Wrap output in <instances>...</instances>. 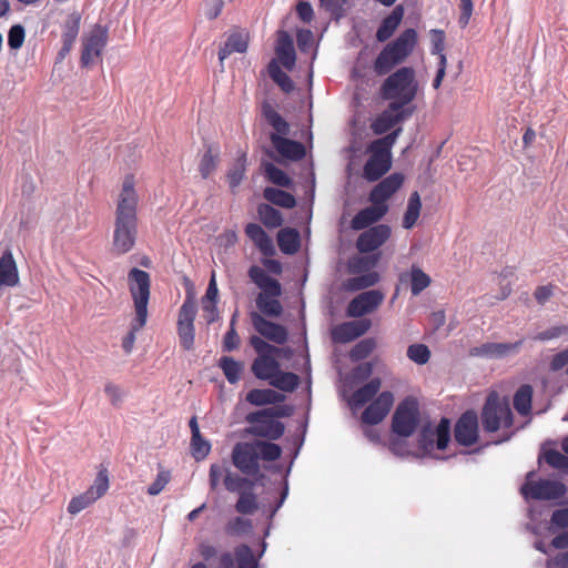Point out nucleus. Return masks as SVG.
Listing matches in <instances>:
<instances>
[{
  "mask_svg": "<svg viewBox=\"0 0 568 568\" xmlns=\"http://www.w3.org/2000/svg\"><path fill=\"white\" fill-rule=\"evenodd\" d=\"M418 82L415 70L410 67H403L388 75L381 87V95L389 100L392 104H399L406 109L417 95Z\"/></svg>",
  "mask_w": 568,
  "mask_h": 568,
  "instance_id": "f257e3e1",
  "label": "nucleus"
},
{
  "mask_svg": "<svg viewBox=\"0 0 568 568\" xmlns=\"http://www.w3.org/2000/svg\"><path fill=\"white\" fill-rule=\"evenodd\" d=\"M252 282L261 290L256 296V306L262 316L280 317L283 306L278 297L282 295L281 283L271 277L262 267L253 265L248 270Z\"/></svg>",
  "mask_w": 568,
  "mask_h": 568,
  "instance_id": "f03ea898",
  "label": "nucleus"
},
{
  "mask_svg": "<svg viewBox=\"0 0 568 568\" xmlns=\"http://www.w3.org/2000/svg\"><path fill=\"white\" fill-rule=\"evenodd\" d=\"M403 129L399 126L389 134L374 140L367 146L369 158L363 168V178L368 182H375L386 174L392 168V148Z\"/></svg>",
  "mask_w": 568,
  "mask_h": 568,
  "instance_id": "7ed1b4c3",
  "label": "nucleus"
},
{
  "mask_svg": "<svg viewBox=\"0 0 568 568\" xmlns=\"http://www.w3.org/2000/svg\"><path fill=\"white\" fill-rule=\"evenodd\" d=\"M417 43V32L406 29L396 40L389 42L377 55L374 62V71L378 75H385L393 68L400 64L413 52Z\"/></svg>",
  "mask_w": 568,
  "mask_h": 568,
  "instance_id": "20e7f679",
  "label": "nucleus"
},
{
  "mask_svg": "<svg viewBox=\"0 0 568 568\" xmlns=\"http://www.w3.org/2000/svg\"><path fill=\"white\" fill-rule=\"evenodd\" d=\"M514 423L513 412L506 400L497 393H490L481 409V424L486 432L495 433L500 428H510Z\"/></svg>",
  "mask_w": 568,
  "mask_h": 568,
  "instance_id": "39448f33",
  "label": "nucleus"
},
{
  "mask_svg": "<svg viewBox=\"0 0 568 568\" xmlns=\"http://www.w3.org/2000/svg\"><path fill=\"white\" fill-rule=\"evenodd\" d=\"M420 424L419 405L415 397L407 396L395 409L392 418V430L399 437L412 436Z\"/></svg>",
  "mask_w": 568,
  "mask_h": 568,
  "instance_id": "423d86ee",
  "label": "nucleus"
},
{
  "mask_svg": "<svg viewBox=\"0 0 568 568\" xmlns=\"http://www.w3.org/2000/svg\"><path fill=\"white\" fill-rule=\"evenodd\" d=\"M128 283L135 307V318L128 335L123 338L122 348L126 354L133 349L136 333L142 327V270L133 267L128 275Z\"/></svg>",
  "mask_w": 568,
  "mask_h": 568,
  "instance_id": "0eeeda50",
  "label": "nucleus"
},
{
  "mask_svg": "<svg viewBox=\"0 0 568 568\" xmlns=\"http://www.w3.org/2000/svg\"><path fill=\"white\" fill-rule=\"evenodd\" d=\"M234 466L244 475L256 477V480H266L260 471V459L253 443H237L232 452Z\"/></svg>",
  "mask_w": 568,
  "mask_h": 568,
  "instance_id": "6e6552de",
  "label": "nucleus"
},
{
  "mask_svg": "<svg viewBox=\"0 0 568 568\" xmlns=\"http://www.w3.org/2000/svg\"><path fill=\"white\" fill-rule=\"evenodd\" d=\"M138 203L139 195L134 189L132 175H126L122 183V190L119 195L115 221L125 223H138Z\"/></svg>",
  "mask_w": 568,
  "mask_h": 568,
  "instance_id": "1a4fd4ad",
  "label": "nucleus"
},
{
  "mask_svg": "<svg viewBox=\"0 0 568 568\" xmlns=\"http://www.w3.org/2000/svg\"><path fill=\"white\" fill-rule=\"evenodd\" d=\"M245 419L250 424L247 433L251 435L277 439L284 434L283 423L271 417L266 409L250 413Z\"/></svg>",
  "mask_w": 568,
  "mask_h": 568,
  "instance_id": "9d476101",
  "label": "nucleus"
},
{
  "mask_svg": "<svg viewBox=\"0 0 568 568\" xmlns=\"http://www.w3.org/2000/svg\"><path fill=\"white\" fill-rule=\"evenodd\" d=\"M436 438V447L439 450H443L447 447L449 438H450V422L447 418H442L437 427L434 429L430 423H426L422 426L419 433V447L424 452H430L435 446Z\"/></svg>",
  "mask_w": 568,
  "mask_h": 568,
  "instance_id": "9b49d317",
  "label": "nucleus"
},
{
  "mask_svg": "<svg viewBox=\"0 0 568 568\" xmlns=\"http://www.w3.org/2000/svg\"><path fill=\"white\" fill-rule=\"evenodd\" d=\"M196 315V304L191 294H189L179 312L178 331L181 345L185 349H191L194 343V318Z\"/></svg>",
  "mask_w": 568,
  "mask_h": 568,
  "instance_id": "f8f14e48",
  "label": "nucleus"
},
{
  "mask_svg": "<svg viewBox=\"0 0 568 568\" xmlns=\"http://www.w3.org/2000/svg\"><path fill=\"white\" fill-rule=\"evenodd\" d=\"M384 298L385 295L378 290L365 291L348 303L346 313L349 317H363L376 311Z\"/></svg>",
  "mask_w": 568,
  "mask_h": 568,
  "instance_id": "ddd939ff",
  "label": "nucleus"
},
{
  "mask_svg": "<svg viewBox=\"0 0 568 568\" xmlns=\"http://www.w3.org/2000/svg\"><path fill=\"white\" fill-rule=\"evenodd\" d=\"M414 113V106L406 109L399 108V104L389 103L388 108L384 110L371 124L375 134H384L394 128L396 124L410 118Z\"/></svg>",
  "mask_w": 568,
  "mask_h": 568,
  "instance_id": "4468645a",
  "label": "nucleus"
},
{
  "mask_svg": "<svg viewBox=\"0 0 568 568\" xmlns=\"http://www.w3.org/2000/svg\"><path fill=\"white\" fill-rule=\"evenodd\" d=\"M566 491V486L557 479L527 481L520 488L523 497H564Z\"/></svg>",
  "mask_w": 568,
  "mask_h": 568,
  "instance_id": "2eb2a0df",
  "label": "nucleus"
},
{
  "mask_svg": "<svg viewBox=\"0 0 568 568\" xmlns=\"http://www.w3.org/2000/svg\"><path fill=\"white\" fill-rule=\"evenodd\" d=\"M138 237V223H125L115 221L112 252L116 255H123L131 251Z\"/></svg>",
  "mask_w": 568,
  "mask_h": 568,
  "instance_id": "dca6fc26",
  "label": "nucleus"
},
{
  "mask_svg": "<svg viewBox=\"0 0 568 568\" xmlns=\"http://www.w3.org/2000/svg\"><path fill=\"white\" fill-rule=\"evenodd\" d=\"M455 439L459 445L471 446L478 439V416L474 410L465 412L455 425Z\"/></svg>",
  "mask_w": 568,
  "mask_h": 568,
  "instance_id": "f3484780",
  "label": "nucleus"
},
{
  "mask_svg": "<svg viewBox=\"0 0 568 568\" xmlns=\"http://www.w3.org/2000/svg\"><path fill=\"white\" fill-rule=\"evenodd\" d=\"M251 321L254 329L261 335V337L278 345L287 342L288 332L283 325L266 320L257 312L251 313Z\"/></svg>",
  "mask_w": 568,
  "mask_h": 568,
  "instance_id": "a211bd4d",
  "label": "nucleus"
},
{
  "mask_svg": "<svg viewBox=\"0 0 568 568\" xmlns=\"http://www.w3.org/2000/svg\"><path fill=\"white\" fill-rule=\"evenodd\" d=\"M108 40V30L102 26H95L84 39L81 62L89 65L100 57Z\"/></svg>",
  "mask_w": 568,
  "mask_h": 568,
  "instance_id": "6ab92c4d",
  "label": "nucleus"
},
{
  "mask_svg": "<svg viewBox=\"0 0 568 568\" xmlns=\"http://www.w3.org/2000/svg\"><path fill=\"white\" fill-rule=\"evenodd\" d=\"M394 404L392 392H382L363 412L362 422L367 425L381 423L389 413Z\"/></svg>",
  "mask_w": 568,
  "mask_h": 568,
  "instance_id": "aec40b11",
  "label": "nucleus"
},
{
  "mask_svg": "<svg viewBox=\"0 0 568 568\" xmlns=\"http://www.w3.org/2000/svg\"><path fill=\"white\" fill-rule=\"evenodd\" d=\"M390 236V227L386 224H378L363 232L356 242L357 250L362 253H369L381 247Z\"/></svg>",
  "mask_w": 568,
  "mask_h": 568,
  "instance_id": "412c9836",
  "label": "nucleus"
},
{
  "mask_svg": "<svg viewBox=\"0 0 568 568\" xmlns=\"http://www.w3.org/2000/svg\"><path fill=\"white\" fill-rule=\"evenodd\" d=\"M372 326L368 318L342 323L332 329V339L335 343H349L364 335Z\"/></svg>",
  "mask_w": 568,
  "mask_h": 568,
  "instance_id": "4be33fe9",
  "label": "nucleus"
},
{
  "mask_svg": "<svg viewBox=\"0 0 568 568\" xmlns=\"http://www.w3.org/2000/svg\"><path fill=\"white\" fill-rule=\"evenodd\" d=\"M404 176L400 173H393L376 184L369 193L372 203L387 205V200L402 186Z\"/></svg>",
  "mask_w": 568,
  "mask_h": 568,
  "instance_id": "5701e85b",
  "label": "nucleus"
},
{
  "mask_svg": "<svg viewBox=\"0 0 568 568\" xmlns=\"http://www.w3.org/2000/svg\"><path fill=\"white\" fill-rule=\"evenodd\" d=\"M265 480H256V477L252 479L243 477L235 473H227L225 477V488L231 494H236L239 497H255V487L257 485L263 486Z\"/></svg>",
  "mask_w": 568,
  "mask_h": 568,
  "instance_id": "b1692460",
  "label": "nucleus"
},
{
  "mask_svg": "<svg viewBox=\"0 0 568 568\" xmlns=\"http://www.w3.org/2000/svg\"><path fill=\"white\" fill-rule=\"evenodd\" d=\"M388 212V205L372 203L371 206L361 210L352 220V229L359 231L382 220Z\"/></svg>",
  "mask_w": 568,
  "mask_h": 568,
  "instance_id": "393cba45",
  "label": "nucleus"
},
{
  "mask_svg": "<svg viewBox=\"0 0 568 568\" xmlns=\"http://www.w3.org/2000/svg\"><path fill=\"white\" fill-rule=\"evenodd\" d=\"M270 139L281 156L292 161H298L305 156V146L302 143L278 134H271Z\"/></svg>",
  "mask_w": 568,
  "mask_h": 568,
  "instance_id": "a878e982",
  "label": "nucleus"
},
{
  "mask_svg": "<svg viewBox=\"0 0 568 568\" xmlns=\"http://www.w3.org/2000/svg\"><path fill=\"white\" fill-rule=\"evenodd\" d=\"M521 344L523 341L516 343H485L474 348V354L487 358H504L516 354Z\"/></svg>",
  "mask_w": 568,
  "mask_h": 568,
  "instance_id": "bb28decb",
  "label": "nucleus"
},
{
  "mask_svg": "<svg viewBox=\"0 0 568 568\" xmlns=\"http://www.w3.org/2000/svg\"><path fill=\"white\" fill-rule=\"evenodd\" d=\"M276 57L281 64L292 70L295 65L296 54L292 37L286 31H280L275 48Z\"/></svg>",
  "mask_w": 568,
  "mask_h": 568,
  "instance_id": "cd10ccee",
  "label": "nucleus"
},
{
  "mask_svg": "<svg viewBox=\"0 0 568 568\" xmlns=\"http://www.w3.org/2000/svg\"><path fill=\"white\" fill-rule=\"evenodd\" d=\"M400 283L409 282L414 296L419 295L430 284V277L417 265H413L409 272L402 273Z\"/></svg>",
  "mask_w": 568,
  "mask_h": 568,
  "instance_id": "c85d7f7f",
  "label": "nucleus"
},
{
  "mask_svg": "<svg viewBox=\"0 0 568 568\" xmlns=\"http://www.w3.org/2000/svg\"><path fill=\"white\" fill-rule=\"evenodd\" d=\"M404 17V9L402 6L394 8L392 13L387 16L381 23L376 31V39L379 42L387 41L396 31Z\"/></svg>",
  "mask_w": 568,
  "mask_h": 568,
  "instance_id": "c756f323",
  "label": "nucleus"
},
{
  "mask_svg": "<svg viewBox=\"0 0 568 568\" xmlns=\"http://www.w3.org/2000/svg\"><path fill=\"white\" fill-rule=\"evenodd\" d=\"M245 233L264 255L274 254V244L272 239L265 233V231L258 224H247L245 227Z\"/></svg>",
  "mask_w": 568,
  "mask_h": 568,
  "instance_id": "7c9ffc66",
  "label": "nucleus"
},
{
  "mask_svg": "<svg viewBox=\"0 0 568 568\" xmlns=\"http://www.w3.org/2000/svg\"><path fill=\"white\" fill-rule=\"evenodd\" d=\"M382 381L378 377L372 378L364 386L359 387L351 397L349 405L353 408H359L372 400L378 393Z\"/></svg>",
  "mask_w": 568,
  "mask_h": 568,
  "instance_id": "2f4dec72",
  "label": "nucleus"
},
{
  "mask_svg": "<svg viewBox=\"0 0 568 568\" xmlns=\"http://www.w3.org/2000/svg\"><path fill=\"white\" fill-rule=\"evenodd\" d=\"M248 37L245 33L234 32L231 33L224 43L223 48L219 51V60L223 67L224 60L234 52L243 53L247 50Z\"/></svg>",
  "mask_w": 568,
  "mask_h": 568,
  "instance_id": "473e14b6",
  "label": "nucleus"
},
{
  "mask_svg": "<svg viewBox=\"0 0 568 568\" xmlns=\"http://www.w3.org/2000/svg\"><path fill=\"white\" fill-rule=\"evenodd\" d=\"M189 426L192 433L191 437V450L192 455L195 459H203L207 456V454L211 450V445L207 440H205L200 432V427L197 424V419L195 416H193L190 422Z\"/></svg>",
  "mask_w": 568,
  "mask_h": 568,
  "instance_id": "72a5a7b5",
  "label": "nucleus"
},
{
  "mask_svg": "<svg viewBox=\"0 0 568 568\" xmlns=\"http://www.w3.org/2000/svg\"><path fill=\"white\" fill-rule=\"evenodd\" d=\"M281 368V364L277 357L267 358H255L252 363L251 369L254 376L261 381H270L277 371Z\"/></svg>",
  "mask_w": 568,
  "mask_h": 568,
  "instance_id": "f704fd0d",
  "label": "nucleus"
},
{
  "mask_svg": "<svg viewBox=\"0 0 568 568\" xmlns=\"http://www.w3.org/2000/svg\"><path fill=\"white\" fill-rule=\"evenodd\" d=\"M285 395L276 390L254 388L246 394V400L254 406L274 405L284 402Z\"/></svg>",
  "mask_w": 568,
  "mask_h": 568,
  "instance_id": "c9c22d12",
  "label": "nucleus"
},
{
  "mask_svg": "<svg viewBox=\"0 0 568 568\" xmlns=\"http://www.w3.org/2000/svg\"><path fill=\"white\" fill-rule=\"evenodd\" d=\"M262 113L267 123L274 129L272 134L286 136L290 133V124L282 118V115L268 103L262 106Z\"/></svg>",
  "mask_w": 568,
  "mask_h": 568,
  "instance_id": "e433bc0d",
  "label": "nucleus"
},
{
  "mask_svg": "<svg viewBox=\"0 0 568 568\" xmlns=\"http://www.w3.org/2000/svg\"><path fill=\"white\" fill-rule=\"evenodd\" d=\"M277 244L285 254H294L300 248V234L294 229H282L277 234Z\"/></svg>",
  "mask_w": 568,
  "mask_h": 568,
  "instance_id": "4c0bfd02",
  "label": "nucleus"
},
{
  "mask_svg": "<svg viewBox=\"0 0 568 568\" xmlns=\"http://www.w3.org/2000/svg\"><path fill=\"white\" fill-rule=\"evenodd\" d=\"M532 387L528 384L521 385L514 395V407L521 416H527L531 410Z\"/></svg>",
  "mask_w": 568,
  "mask_h": 568,
  "instance_id": "58836bf2",
  "label": "nucleus"
},
{
  "mask_svg": "<svg viewBox=\"0 0 568 568\" xmlns=\"http://www.w3.org/2000/svg\"><path fill=\"white\" fill-rule=\"evenodd\" d=\"M268 384L282 392L291 393L297 388L300 384V378L296 374L291 372H283L280 368L277 373L273 377H271Z\"/></svg>",
  "mask_w": 568,
  "mask_h": 568,
  "instance_id": "ea45409f",
  "label": "nucleus"
},
{
  "mask_svg": "<svg viewBox=\"0 0 568 568\" xmlns=\"http://www.w3.org/2000/svg\"><path fill=\"white\" fill-rule=\"evenodd\" d=\"M378 281L379 276L376 272H368L359 276L347 278L343 284V287L345 291L356 292L374 286Z\"/></svg>",
  "mask_w": 568,
  "mask_h": 568,
  "instance_id": "a19ab883",
  "label": "nucleus"
},
{
  "mask_svg": "<svg viewBox=\"0 0 568 568\" xmlns=\"http://www.w3.org/2000/svg\"><path fill=\"white\" fill-rule=\"evenodd\" d=\"M420 209H422L420 196H419L418 192L415 191L409 195V199H408L406 212H405L404 219H403V227L404 229L409 230L416 224V222L419 217V214H420Z\"/></svg>",
  "mask_w": 568,
  "mask_h": 568,
  "instance_id": "79ce46f5",
  "label": "nucleus"
},
{
  "mask_svg": "<svg viewBox=\"0 0 568 568\" xmlns=\"http://www.w3.org/2000/svg\"><path fill=\"white\" fill-rule=\"evenodd\" d=\"M263 195L268 202L285 209H292L296 205V200L291 193L276 187H266Z\"/></svg>",
  "mask_w": 568,
  "mask_h": 568,
  "instance_id": "37998d69",
  "label": "nucleus"
},
{
  "mask_svg": "<svg viewBox=\"0 0 568 568\" xmlns=\"http://www.w3.org/2000/svg\"><path fill=\"white\" fill-rule=\"evenodd\" d=\"M220 368L223 371L227 382L235 384L240 381L241 374L244 369V365L241 362L235 361L233 357L223 356L219 363Z\"/></svg>",
  "mask_w": 568,
  "mask_h": 568,
  "instance_id": "c03bdc74",
  "label": "nucleus"
},
{
  "mask_svg": "<svg viewBox=\"0 0 568 568\" xmlns=\"http://www.w3.org/2000/svg\"><path fill=\"white\" fill-rule=\"evenodd\" d=\"M250 344L257 354L256 358H267L273 356L280 357L284 352L283 348L268 344L266 341H264L261 336L257 335L251 336Z\"/></svg>",
  "mask_w": 568,
  "mask_h": 568,
  "instance_id": "a18cd8bd",
  "label": "nucleus"
},
{
  "mask_svg": "<svg viewBox=\"0 0 568 568\" xmlns=\"http://www.w3.org/2000/svg\"><path fill=\"white\" fill-rule=\"evenodd\" d=\"M257 213L260 220L266 227L275 229L281 226L283 223L281 212L268 204H260Z\"/></svg>",
  "mask_w": 568,
  "mask_h": 568,
  "instance_id": "49530a36",
  "label": "nucleus"
},
{
  "mask_svg": "<svg viewBox=\"0 0 568 568\" xmlns=\"http://www.w3.org/2000/svg\"><path fill=\"white\" fill-rule=\"evenodd\" d=\"M80 29V16L77 13L71 14L63 26L62 39L64 49L70 51L73 42L75 41Z\"/></svg>",
  "mask_w": 568,
  "mask_h": 568,
  "instance_id": "de8ad7c7",
  "label": "nucleus"
},
{
  "mask_svg": "<svg viewBox=\"0 0 568 568\" xmlns=\"http://www.w3.org/2000/svg\"><path fill=\"white\" fill-rule=\"evenodd\" d=\"M268 73L272 80L284 91L291 92L294 89V83L291 78L280 68L275 60L268 64Z\"/></svg>",
  "mask_w": 568,
  "mask_h": 568,
  "instance_id": "09e8293b",
  "label": "nucleus"
},
{
  "mask_svg": "<svg viewBox=\"0 0 568 568\" xmlns=\"http://www.w3.org/2000/svg\"><path fill=\"white\" fill-rule=\"evenodd\" d=\"M246 170V155L242 154L233 168L227 173V181L231 190L234 192L235 189L241 184Z\"/></svg>",
  "mask_w": 568,
  "mask_h": 568,
  "instance_id": "8fccbe9b",
  "label": "nucleus"
},
{
  "mask_svg": "<svg viewBox=\"0 0 568 568\" xmlns=\"http://www.w3.org/2000/svg\"><path fill=\"white\" fill-rule=\"evenodd\" d=\"M253 444L256 448L258 459L273 462L281 457L282 449L277 444L268 442H255Z\"/></svg>",
  "mask_w": 568,
  "mask_h": 568,
  "instance_id": "3c124183",
  "label": "nucleus"
},
{
  "mask_svg": "<svg viewBox=\"0 0 568 568\" xmlns=\"http://www.w3.org/2000/svg\"><path fill=\"white\" fill-rule=\"evenodd\" d=\"M264 172L270 182L282 187H288L292 184V180L287 174L275 166L273 163H266L264 165Z\"/></svg>",
  "mask_w": 568,
  "mask_h": 568,
  "instance_id": "603ef678",
  "label": "nucleus"
},
{
  "mask_svg": "<svg viewBox=\"0 0 568 568\" xmlns=\"http://www.w3.org/2000/svg\"><path fill=\"white\" fill-rule=\"evenodd\" d=\"M234 557L237 562V568H257V561L247 545L236 547Z\"/></svg>",
  "mask_w": 568,
  "mask_h": 568,
  "instance_id": "864d4df0",
  "label": "nucleus"
},
{
  "mask_svg": "<svg viewBox=\"0 0 568 568\" xmlns=\"http://www.w3.org/2000/svg\"><path fill=\"white\" fill-rule=\"evenodd\" d=\"M252 521L242 517L231 519L225 526V532L230 536L247 535L252 530Z\"/></svg>",
  "mask_w": 568,
  "mask_h": 568,
  "instance_id": "5fc2aeb1",
  "label": "nucleus"
},
{
  "mask_svg": "<svg viewBox=\"0 0 568 568\" xmlns=\"http://www.w3.org/2000/svg\"><path fill=\"white\" fill-rule=\"evenodd\" d=\"M376 343L373 338H365L358 342L349 353L352 361H362L366 358L375 348Z\"/></svg>",
  "mask_w": 568,
  "mask_h": 568,
  "instance_id": "6e6d98bb",
  "label": "nucleus"
},
{
  "mask_svg": "<svg viewBox=\"0 0 568 568\" xmlns=\"http://www.w3.org/2000/svg\"><path fill=\"white\" fill-rule=\"evenodd\" d=\"M217 158L219 152L214 151L212 146H209L199 166L202 178L206 179L215 170Z\"/></svg>",
  "mask_w": 568,
  "mask_h": 568,
  "instance_id": "4d7b16f0",
  "label": "nucleus"
},
{
  "mask_svg": "<svg viewBox=\"0 0 568 568\" xmlns=\"http://www.w3.org/2000/svg\"><path fill=\"white\" fill-rule=\"evenodd\" d=\"M407 357L418 365H424L429 361L430 352L424 344H413L407 348Z\"/></svg>",
  "mask_w": 568,
  "mask_h": 568,
  "instance_id": "13d9d810",
  "label": "nucleus"
},
{
  "mask_svg": "<svg viewBox=\"0 0 568 568\" xmlns=\"http://www.w3.org/2000/svg\"><path fill=\"white\" fill-rule=\"evenodd\" d=\"M109 489V476L106 469H101L89 489V494L95 497H102Z\"/></svg>",
  "mask_w": 568,
  "mask_h": 568,
  "instance_id": "bf43d9fd",
  "label": "nucleus"
},
{
  "mask_svg": "<svg viewBox=\"0 0 568 568\" xmlns=\"http://www.w3.org/2000/svg\"><path fill=\"white\" fill-rule=\"evenodd\" d=\"M544 458L548 465L560 470H568V456L561 454L558 450L550 449L544 455Z\"/></svg>",
  "mask_w": 568,
  "mask_h": 568,
  "instance_id": "052dcab7",
  "label": "nucleus"
},
{
  "mask_svg": "<svg viewBox=\"0 0 568 568\" xmlns=\"http://www.w3.org/2000/svg\"><path fill=\"white\" fill-rule=\"evenodd\" d=\"M567 528H568V507L555 510L550 518L549 530L551 532H555L556 530L567 529Z\"/></svg>",
  "mask_w": 568,
  "mask_h": 568,
  "instance_id": "680f3d73",
  "label": "nucleus"
},
{
  "mask_svg": "<svg viewBox=\"0 0 568 568\" xmlns=\"http://www.w3.org/2000/svg\"><path fill=\"white\" fill-rule=\"evenodd\" d=\"M408 437H399L395 435L389 442V450L398 457H407L412 454L408 443Z\"/></svg>",
  "mask_w": 568,
  "mask_h": 568,
  "instance_id": "e2e57ef3",
  "label": "nucleus"
},
{
  "mask_svg": "<svg viewBox=\"0 0 568 568\" xmlns=\"http://www.w3.org/2000/svg\"><path fill=\"white\" fill-rule=\"evenodd\" d=\"M445 49V33L443 30H432V54H436L442 62V57H446L444 53Z\"/></svg>",
  "mask_w": 568,
  "mask_h": 568,
  "instance_id": "0e129e2a",
  "label": "nucleus"
},
{
  "mask_svg": "<svg viewBox=\"0 0 568 568\" xmlns=\"http://www.w3.org/2000/svg\"><path fill=\"white\" fill-rule=\"evenodd\" d=\"M24 29L20 24L12 26L8 33V44L11 49H19L22 47L24 41Z\"/></svg>",
  "mask_w": 568,
  "mask_h": 568,
  "instance_id": "69168bd1",
  "label": "nucleus"
},
{
  "mask_svg": "<svg viewBox=\"0 0 568 568\" xmlns=\"http://www.w3.org/2000/svg\"><path fill=\"white\" fill-rule=\"evenodd\" d=\"M227 470L224 469L223 466L219 464H213L210 468V484L213 489H216L220 483L222 481L225 486V477L227 475Z\"/></svg>",
  "mask_w": 568,
  "mask_h": 568,
  "instance_id": "338daca9",
  "label": "nucleus"
},
{
  "mask_svg": "<svg viewBox=\"0 0 568 568\" xmlns=\"http://www.w3.org/2000/svg\"><path fill=\"white\" fill-rule=\"evenodd\" d=\"M170 480V473L169 471H160L158 474L156 479L154 483L148 488V493L150 495H158L162 491V489L165 487V485Z\"/></svg>",
  "mask_w": 568,
  "mask_h": 568,
  "instance_id": "774afa93",
  "label": "nucleus"
}]
</instances>
